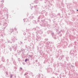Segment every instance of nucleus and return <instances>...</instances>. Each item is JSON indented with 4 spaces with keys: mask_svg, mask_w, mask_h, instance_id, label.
<instances>
[{
    "mask_svg": "<svg viewBox=\"0 0 78 78\" xmlns=\"http://www.w3.org/2000/svg\"><path fill=\"white\" fill-rule=\"evenodd\" d=\"M27 60H28V59H26L25 60V62L27 61Z\"/></svg>",
    "mask_w": 78,
    "mask_h": 78,
    "instance_id": "f257e3e1",
    "label": "nucleus"
},
{
    "mask_svg": "<svg viewBox=\"0 0 78 78\" xmlns=\"http://www.w3.org/2000/svg\"><path fill=\"white\" fill-rule=\"evenodd\" d=\"M77 11H78V9L77 10Z\"/></svg>",
    "mask_w": 78,
    "mask_h": 78,
    "instance_id": "f03ea898",
    "label": "nucleus"
}]
</instances>
